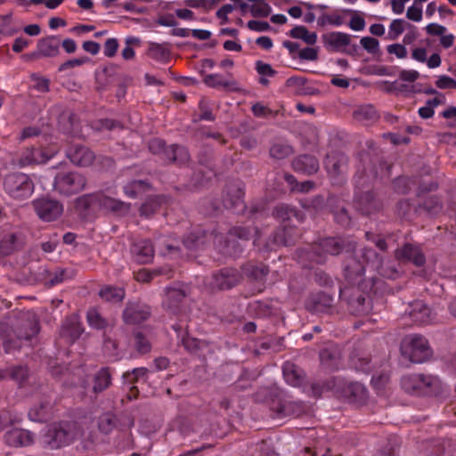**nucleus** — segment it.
Here are the masks:
<instances>
[{"instance_id":"nucleus-41","label":"nucleus","mask_w":456,"mask_h":456,"mask_svg":"<svg viewBox=\"0 0 456 456\" xmlns=\"http://www.w3.org/2000/svg\"><path fill=\"white\" fill-rule=\"evenodd\" d=\"M163 198L160 196H155L150 198L145 203H143L140 208L141 215L150 216L153 214L159 207H160Z\"/></svg>"},{"instance_id":"nucleus-29","label":"nucleus","mask_w":456,"mask_h":456,"mask_svg":"<svg viewBox=\"0 0 456 456\" xmlns=\"http://www.w3.org/2000/svg\"><path fill=\"white\" fill-rule=\"evenodd\" d=\"M52 440L50 444L52 447H61L69 444L73 440V435L67 431L62 426L58 428H54L51 430Z\"/></svg>"},{"instance_id":"nucleus-17","label":"nucleus","mask_w":456,"mask_h":456,"mask_svg":"<svg viewBox=\"0 0 456 456\" xmlns=\"http://www.w3.org/2000/svg\"><path fill=\"white\" fill-rule=\"evenodd\" d=\"M395 256L399 260L412 262L419 266L425 262V256L420 248L411 244H405L402 248L397 249Z\"/></svg>"},{"instance_id":"nucleus-59","label":"nucleus","mask_w":456,"mask_h":456,"mask_svg":"<svg viewBox=\"0 0 456 456\" xmlns=\"http://www.w3.org/2000/svg\"><path fill=\"white\" fill-rule=\"evenodd\" d=\"M117 345L110 339H106L103 344V350L105 354L112 360L119 358V354L116 352Z\"/></svg>"},{"instance_id":"nucleus-47","label":"nucleus","mask_w":456,"mask_h":456,"mask_svg":"<svg viewBox=\"0 0 456 456\" xmlns=\"http://www.w3.org/2000/svg\"><path fill=\"white\" fill-rule=\"evenodd\" d=\"M291 153V148L289 145L276 143L270 149V155L274 159H283Z\"/></svg>"},{"instance_id":"nucleus-2","label":"nucleus","mask_w":456,"mask_h":456,"mask_svg":"<svg viewBox=\"0 0 456 456\" xmlns=\"http://www.w3.org/2000/svg\"><path fill=\"white\" fill-rule=\"evenodd\" d=\"M312 250L302 249L299 254V261L305 267H312L311 265L305 264V260L316 264H322L325 261V256L338 255L343 248L346 251L354 250L355 246L352 241L345 244V240L342 238H325L322 239L318 244L311 247Z\"/></svg>"},{"instance_id":"nucleus-46","label":"nucleus","mask_w":456,"mask_h":456,"mask_svg":"<svg viewBox=\"0 0 456 456\" xmlns=\"http://www.w3.org/2000/svg\"><path fill=\"white\" fill-rule=\"evenodd\" d=\"M35 154L34 148L26 149L20 155L18 160V165L20 167H24L29 165H33V162H40L42 159H35L33 156Z\"/></svg>"},{"instance_id":"nucleus-19","label":"nucleus","mask_w":456,"mask_h":456,"mask_svg":"<svg viewBox=\"0 0 456 456\" xmlns=\"http://www.w3.org/2000/svg\"><path fill=\"white\" fill-rule=\"evenodd\" d=\"M341 395L354 403H361L367 397V390L360 382H350L341 391Z\"/></svg>"},{"instance_id":"nucleus-53","label":"nucleus","mask_w":456,"mask_h":456,"mask_svg":"<svg viewBox=\"0 0 456 456\" xmlns=\"http://www.w3.org/2000/svg\"><path fill=\"white\" fill-rule=\"evenodd\" d=\"M360 44L370 53H376L379 50V41L371 37H362Z\"/></svg>"},{"instance_id":"nucleus-18","label":"nucleus","mask_w":456,"mask_h":456,"mask_svg":"<svg viewBox=\"0 0 456 456\" xmlns=\"http://www.w3.org/2000/svg\"><path fill=\"white\" fill-rule=\"evenodd\" d=\"M132 253L137 262L141 264L150 263L154 256V248L148 240H141L134 243Z\"/></svg>"},{"instance_id":"nucleus-52","label":"nucleus","mask_w":456,"mask_h":456,"mask_svg":"<svg viewBox=\"0 0 456 456\" xmlns=\"http://www.w3.org/2000/svg\"><path fill=\"white\" fill-rule=\"evenodd\" d=\"M182 342L185 349L191 353H197L205 344L203 341L190 337L189 335L183 337Z\"/></svg>"},{"instance_id":"nucleus-50","label":"nucleus","mask_w":456,"mask_h":456,"mask_svg":"<svg viewBox=\"0 0 456 456\" xmlns=\"http://www.w3.org/2000/svg\"><path fill=\"white\" fill-rule=\"evenodd\" d=\"M74 275L71 270L68 269H58L56 270L50 278L51 285H56L67 279L71 278Z\"/></svg>"},{"instance_id":"nucleus-40","label":"nucleus","mask_w":456,"mask_h":456,"mask_svg":"<svg viewBox=\"0 0 456 456\" xmlns=\"http://www.w3.org/2000/svg\"><path fill=\"white\" fill-rule=\"evenodd\" d=\"M86 318L89 326L94 329L102 330L104 329L107 325L106 321L101 316L95 308L88 310Z\"/></svg>"},{"instance_id":"nucleus-23","label":"nucleus","mask_w":456,"mask_h":456,"mask_svg":"<svg viewBox=\"0 0 456 456\" xmlns=\"http://www.w3.org/2000/svg\"><path fill=\"white\" fill-rule=\"evenodd\" d=\"M292 165L295 171L306 175H312L317 172L319 168L318 160L310 155L299 156L293 161Z\"/></svg>"},{"instance_id":"nucleus-26","label":"nucleus","mask_w":456,"mask_h":456,"mask_svg":"<svg viewBox=\"0 0 456 456\" xmlns=\"http://www.w3.org/2000/svg\"><path fill=\"white\" fill-rule=\"evenodd\" d=\"M7 377H10L11 379L14 380L20 387H23L25 386V380L28 379V371L27 368L22 366L13 367L11 370L0 369V381Z\"/></svg>"},{"instance_id":"nucleus-27","label":"nucleus","mask_w":456,"mask_h":456,"mask_svg":"<svg viewBox=\"0 0 456 456\" xmlns=\"http://www.w3.org/2000/svg\"><path fill=\"white\" fill-rule=\"evenodd\" d=\"M285 381L292 386L298 387L302 383L303 376L301 370L293 363L286 362L282 367Z\"/></svg>"},{"instance_id":"nucleus-25","label":"nucleus","mask_w":456,"mask_h":456,"mask_svg":"<svg viewBox=\"0 0 456 456\" xmlns=\"http://www.w3.org/2000/svg\"><path fill=\"white\" fill-rule=\"evenodd\" d=\"M347 159L341 152L334 151L327 155L324 166L330 174L337 175L342 172V167L346 164Z\"/></svg>"},{"instance_id":"nucleus-4","label":"nucleus","mask_w":456,"mask_h":456,"mask_svg":"<svg viewBox=\"0 0 456 456\" xmlns=\"http://www.w3.org/2000/svg\"><path fill=\"white\" fill-rule=\"evenodd\" d=\"M402 355L414 363H421L431 355V349L428 340L419 335L405 337L401 343Z\"/></svg>"},{"instance_id":"nucleus-43","label":"nucleus","mask_w":456,"mask_h":456,"mask_svg":"<svg viewBox=\"0 0 456 456\" xmlns=\"http://www.w3.org/2000/svg\"><path fill=\"white\" fill-rule=\"evenodd\" d=\"M305 79L301 77H289L286 85L297 94H306L307 92L305 88Z\"/></svg>"},{"instance_id":"nucleus-48","label":"nucleus","mask_w":456,"mask_h":456,"mask_svg":"<svg viewBox=\"0 0 456 456\" xmlns=\"http://www.w3.org/2000/svg\"><path fill=\"white\" fill-rule=\"evenodd\" d=\"M115 427L114 416L110 413L103 414L99 420V428L102 433L108 434L111 432Z\"/></svg>"},{"instance_id":"nucleus-38","label":"nucleus","mask_w":456,"mask_h":456,"mask_svg":"<svg viewBox=\"0 0 456 456\" xmlns=\"http://www.w3.org/2000/svg\"><path fill=\"white\" fill-rule=\"evenodd\" d=\"M49 402H43L39 406L35 405L28 411V417L33 421H45L49 411Z\"/></svg>"},{"instance_id":"nucleus-56","label":"nucleus","mask_w":456,"mask_h":456,"mask_svg":"<svg viewBox=\"0 0 456 456\" xmlns=\"http://www.w3.org/2000/svg\"><path fill=\"white\" fill-rule=\"evenodd\" d=\"M439 89H456V80L446 75H441L436 81Z\"/></svg>"},{"instance_id":"nucleus-32","label":"nucleus","mask_w":456,"mask_h":456,"mask_svg":"<svg viewBox=\"0 0 456 456\" xmlns=\"http://www.w3.org/2000/svg\"><path fill=\"white\" fill-rule=\"evenodd\" d=\"M110 373L107 368H102L94 377L93 391L100 393L110 385Z\"/></svg>"},{"instance_id":"nucleus-31","label":"nucleus","mask_w":456,"mask_h":456,"mask_svg":"<svg viewBox=\"0 0 456 456\" xmlns=\"http://www.w3.org/2000/svg\"><path fill=\"white\" fill-rule=\"evenodd\" d=\"M405 29H415V27L408 23L403 19H395L389 25L387 38L390 40H395Z\"/></svg>"},{"instance_id":"nucleus-22","label":"nucleus","mask_w":456,"mask_h":456,"mask_svg":"<svg viewBox=\"0 0 456 456\" xmlns=\"http://www.w3.org/2000/svg\"><path fill=\"white\" fill-rule=\"evenodd\" d=\"M322 38L325 45L335 51H340L350 44V36L338 31L327 33Z\"/></svg>"},{"instance_id":"nucleus-57","label":"nucleus","mask_w":456,"mask_h":456,"mask_svg":"<svg viewBox=\"0 0 456 456\" xmlns=\"http://www.w3.org/2000/svg\"><path fill=\"white\" fill-rule=\"evenodd\" d=\"M135 346L141 354H146L151 350V344L141 332L135 334Z\"/></svg>"},{"instance_id":"nucleus-51","label":"nucleus","mask_w":456,"mask_h":456,"mask_svg":"<svg viewBox=\"0 0 456 456\" xmlns=\"http://www.w3.org/2000/svg\"><path fill=\"white\" fill-rule=\"evenodd\" d=\"M245 273L256 280H261L267 274L268 268L264 265L259 266L249 265L245 268Z\"/></svg>"},{"instance_id":"nucleus-12","label":"nucleus","mask_w":456,"mask_h":456,"mask_svg":"<svg viewBox=\"0 0 456 456\" xmlns=\"http://www.w3.org/2000/svg\"><path fill=\"white\" fill-rule=\"evenodd\" d=\"M33 434L26 429L12 428L4 434V442L10 446H27L33 442Z\"/></svg>"},{"instance_id":"nucleus-20","label":"nucleus","mask_w":456,"mask_h":456,"mask_svg":"<svg viewBox=\"0 0 456 456\" xmlns=\"http://www.w3.org/2000/svg\"><path fill=\"white\" fill-rule=\"evenodd\" d=\"M188 286L184 284L167 288L164 305L169 308H175L177 304L187 296Z\"/></svg>"},{"instance_id":"nucleus-61","label":"nucleus","mask_w":456,"mask_h":456,"mask_svg":"<svg viewBox=\"0 0 456 456\" xmlns=\"http://www.w3.org/2000/svg\"><path fill=\"white\" fill-rule=\"evenodd\" d=\"M251 13L253 16L265 17L269 14L270 7L265 3L252 4Z\"/></svg>"},{"instance_id":"nucleus-39","label":"nucleus","mask_w":456,"mask_h":456,"mask_svg":"<svg viewBox=\"0 0 456 456\" xmlns=\"http://www.w3.org/2000/svg\"><path fill=\"white\" fill-rule=\"evenodd\" d=\"M148 369L146 368H136L134 369L131 372H127L124 374L123 378L126 383L129 385L133 383L138 382H145L148 378Z\"/></svg>"},{"instance_id":"nucleus-9","label":"nucleus","mask_w":456,"mask_h":456,"mask_svg":"<svg viewBox=\"0 0 456 456\" xmlns=\"http://www.w3.org/2000/svg\"><path fill=\"white\" fill-rule=\"evenodd\" d=\"M35 159H42L40 162H33L34 164H45L52 159L60 151V145L55 138L44 135L42 137L40 146L34 148Z\"/></svg>"},{"instance_id":"nucleus-21","label":"nucleus","mask_w":456,"mask_h":456,"mask_svg":"<svg viewBox=\"0 0 456 456\" xmlns=\"http://www.w3.org/2000/svg\"><path fill=\"white\" fill-rule=\"evenodd\" d=\"M83 330L79 322V318L76 314H72L65 319L61 329V335L66 337L70 341H74L82 333Z\"/></svg>"},{"instance_id":"nucleus-62","label":"nucleus","mask_w":456,"mask_h":456,"mask_svg":"<svg viewBox=\"0 0 456 456\" xmlns=\"http://www.w3.org/2000/svg\"><path fill=\"white\" fill-rule=\"evenodd\" d=\"M118 48V43L116 38H109L104 44V54L107 57H113Z\"/></svg>"},{"instance_id":"nucleus-55","label":"nucleus","mask_w":456,"mask_h":456,"mask_svg":"<svg viewBox=\"0 0 456 456\" xmlns=\"http://www.w3.org/2000/svg\"><path fill=\"white\" fill-rule=\"evenodd\" d=\"M414 183L413 180L408 177H398L394 182L395 190L399 193H406Z\"/></svg>"},{"instance_id":"nucleus-42","label":"nucleus","mask_w":456,"mask_h":456,"mask_svg":"<svg viewBox=\"0 0 456 456\" xmlns=\"http://www.w3.org/2000/svg\"><path fill=\"white\" fill-rule=\"evenodd\" d=\"M149 55L156 61H165L168 58L169 53L163 45L159 44H151L149 48Z\"/></svg>"},{"instance_id":"nucleus-37","label":"nucleus","mask_w":456,"mask_h":456,"mask_svg":"<svg viewBox=\"0 0 456 456\" xmlns=\"http://www.w3.org/2000/svg\"><path fill=\"white\" fill-rule=\"evenodd\" d=\"M208 236L206 232H203L201 236L195 235V234H190L188 237H186L183 240V245L187 249H195L199 248L202 244L205 243V239ZM209 237H214V242L216 243V241L219 240V237L217 234H209Z\"/></svg>"},{"instance_id":"nucleus-7","label":"nucleus","mask_w":456,"mask_h":456,"mask_svg":"<svg viewBox=\"0 0 456 456\" xmlns=\"http://www.w3.org/2000/svg\"><path fill=\"white\" fill-rule=\"evenodd\" d=\"M39 332L38 320L35 314H29L26 323L22 324L17 331V341L6 340L4 346L6 353H12L16 347H20L24 342L30 341Z\"/></svg>"},{"instance_id":"nucleus-6","label":"nucleus","mask_w":456,"mask_h":456,"mask_svg":"<svg viewBox=\"0 0 456 456\" xmlns=\"http://www.w3.org/2000/svg\"><path fill=\"white\" fill-rule=\"evenodd\" d=\"M86 178L77 172L60 173L55 176L53 186L55 191L63 195L80 192L86 186Z\"/></svg>"},{"instance_id":"nucleus-36","label":"nucleus","mask_w":456,"mask_h":456,"mask_svg":"<svg viewBox=\"0 0 456 456\" xmlns=\"http://www.w3.org/2000/svg\"><path fill=\"white\" fill-rule=\"evenodd\" d=\"M100 297L109 302H120L125 297L122 288L106 286L100 290Z\"/></svg>"},{"instance_id":"nucleus-63","label":"nucleus","mask_w":456,"mask_h":456,"mask_svg":"<svg viewBox=\"0 0 456 456\" xmlns=\"http://www.w3.org/2000/svg\"><path fill=\"white\" fill-rule=\"evenodd\" d=\"M298 57L305 61H315L318 58V50L313 47H305L300 50Z\"/></svg>"},{"instance_id":"nucleus-35","label":"nucleus","mask_w":456,"mask_h":456,"mask_svg":"<svg viewBox=\"0 0 456 456\" xmlns=\"http://www.w3.org/2000/svg\"><path fill=\"white\" fill-rule=\"evenodd\" d=\"M235 187L234 195L230 199H225L224 204L226 208H234L237 213H240L246 208L243 201L244 192L239 184Z\"/></svg>"},{"instance_id":"nucleus-49","label":"nucleus","mask_w":456,"mask_h":456,"mask_svg":"<svg viewBox=\"0 0 456 456\" xmlns=\"http://www.w3.org/2000/svg\"><path fill=\"white\" fill-rule=\"evenodd\" d=\"M422 5L414 1L412 5L407 9L406 17L412 21L419 22L422 20Z\"/></svg>"},{"instance_id":"nucleus-14","label":"nucleus","mask_w":456,"mask_h":456,"mask_svg":"<svg viewBox=\"0 0 456 456\" xmlns=\"http://www.w3.org/2000/svg\"><path fill=\"white\" fill-rule=\"evenodd\" d=\"M354 204L356 209L364 215H370L380 207L379 201L371 191H366L363 194L357 191Z\"/></svg>"},{"instance_id":"nucleus-13","label":"nucleus","mask_w":456,"mask_h":456,"mask_svg":"<svg viewBox=\"0 0 456 456\" xmlns=\"http://www.w3.org/2000/svg\"><path fill=\"white\" fill-rule=\"evenodd\" d=\"M149 315V307L139 303L128 304L123 314L124 321L128 324L139 323L146 320Z\"/></svg>"},{"instance_id":"nucleus-5","label":"nucleus","mask_w":456,"mask_h":456,"mask_svg":"<svg viewBox=\"0 0 456 456\" xmlns=\"http://www.w3.org/2000/svg\"><path fill=\"white\" fill-rule=\"evenodd\" d=\"M5 192L14 200H25L34 192L35 185L29 175L24 173H12L4 180Z\"/></svg>"},{"instance_id":"nucleus-8","label":"nucleus","mask_w":456,"mask_h":456,"mask_svg":"<svg viewBox=\"0 0 456 456\" xmlns=\"http://www.w3.org/2000/svg\"><path fill=\"white\" fill-rule=\"evenodd\" d=\"M32 204L38 217L45 222L57 219L63 212V206L53 199H37L33 200Z\"/></svg>"},{"instance_id":"nucleus-33","label":"nucleus","mask_w":456,"mask_h":456,"mask_svg":"<svg viewBox=\"0 0 456 456\" xmlns=\"http://www.w3.org/2000/svg\"><path fill=\"white\" fill-rule=\"evenodd\" d=\"M166 156L169 160L177 163H185L189 160L190 156L186 148L180 145H171L166 150Z\"/></svg>"},{"instance_id":"nucleus-11","label":"nucleus","mask_w":456,"mask_h":456,"mask_svg":"<svg viewBox=\"0 0 456 456\" xmlns=\"http://www.w3.org/2000/svg\"><path fill=\"white\" fill-rule=\"evenodd\" d=\"M240 280V274L234 269H224L213 276L212 286L219 289H227L235 286Z\"/></svg>"},{"instance_id":"nucleus-44","label":"nucleus","mask_w":456,"mask_h":456,"mask_svg":"<svg viewBox=\"0 0 456 456\" xmlns=\"http://www.w3.org/2000/svg\"><path fill=\"white\" fill-rule=\"evenodd\" d=\"M317 24L320 27L327 25L339 27L343 24V18L339 14H322L318 18Z\"/></svg>"},{"instance_id":"nucleus-45","label":"nucleus","mask_w":456,"mask_h":456,"mask_svg":"<svg viewBox=\"0 0 456 456\" xmlns=\"http://www.w3.org/2000/svg\"><path fill=\"white\" fill-rule=\"evenodd\" d=\"M273 216L276 218L281 219L282 221L289 220L291 218V216L297 217L296 210L289 207L288 205L284 204L279 205L275 208L273 211Z\"/></svg>"},{"instance_id":"nucleus-30","label":"nucleus","mask_w":456,"mask_h":456,"mask_svg":"<svg viewBox=\"0 0 456 456\" xmlns=\"http://www.w3.org/2000/svg\"><path fill=\"white\" fill-rule=\"evenodd\" d=\"M289 35L297 39H301L309 45H314L317 42L318 36L315 32H310L304 26H296L290 29Z\"/></svg>"},{"instance_id":"nucleus-54","label":"nucleus","mask_w":456,"mask_h":456,"mask_svg":"<svg viewBox=\"0 0 456 456\" xmlns=\"http://www.w3.org/2000/svg\"><path fill=\"white\" fill-rule=\"evenodd\" d=\"M204 83L211 87L228 86V83L224 80V77L217 73L205 76Z\"/></svg>"},{"instance_id":"nucleus-1","label":"nucleus","mask_w":456,"mask_h":456,"mask_svg":"<svg viewBox=\"0 0 456 456\" xmlns=\"http://www.w3.org/2000/svg\"><path fill=\"white\" fill-rule=\"evenodd\" d=\"M363 262L355 258L350 259L345 266V278L351 285L362 288L363 285L362 275L367 269L377 271L381 276L387 279H395L398 271L395 268H387L382 263L381 257L371 248H364L362 253Z\"/></svg>"},{"instance_id":"nucleus-24","label":"nucleus","mask_w":456,"mask_h":456,"mask_svg":"<svg viewBox=\"0 0 456 456\" xmlns=\"http://www.w3.org/2000/svg\"><path fill=\"white\" fill-rule=\"evenodd\" d=\"M229 240L225 241L224 248L227 254L236 255L239 250L236 248L233 239L237 238L242 241L248 240L250 238V231L244 227H234L229 232Z\"/></svg>"},{"instance_id":"nucleus-64","label":"nucleus","mask_w":456,"mask_h":456,"mask_svg":"<svg viewBox=\"0 0 456 456\" xmlns=\"http://www.w3.org/2000/svg\"><path fill=\"white\" fill-rule=\"evenodd\" d=\"M256 69L262 77H273L275 74V71L271 65L260 61L256 63Z\"/></svg>"},{"instance_id":"nucleus-34","label":"nucleus","mask_w":456,"mask_h":456,"mask_svg":"<svg viewBox=\"0 0 456 456\" xmlns=\"http://www.w3.org/2000/svg\"><path fill=\"white\" fill-rule=\"evenodd\" d=\"M149 190L150 185L142 180L132 181L124 187L125 194L130 198L139 197Z\"/></svg>"},{"instance_id":"nucleus-28","label":"nucleus","mask_w":456,"mask_h":456,"mask_svg":"<svg viewBox=\"0 0 456 456\" xmlns=\"http://www.w3.org/2000/svg\"><path fill=\"white\" fill-rule=\"evenodd\" d=\"M59 53V43L53 37L41 39L37 44V54L44 57H53Z\"/></svg>"},{"instance_id":"nucleus-15","label":"nucleus","mask_w":456,"mask_h":456,"mask_svg":"<svg viewBox=\"0 0 456 456\" xmlns=\"http://www.w3.org/2000/svg\"><path fill=\"white\" fill-rule=\"evenodd\" d=\"M95 200L101 208L111 211L117 215H123L129 210V205L104 193L97 194Z\"/></svg>"},{"instance_id":"nucleus-58","label":"nucleus","mask_w":456,"mask_h":456,"mask_svg":"<svg viewBox=\"0 0 456 456\" xmlns=\"http://www.w3.org/2000/svg\"><path fill=\"white\" fill-rule=\"evenodd\" d=\"M387 51L390 54H395L399 59H404L407 56V49L401 44H393L387 46Z\"/></svg>"},{"instance_id":"nucleus-10","label":"nucleus","mask_w":456,"mask_h":456,"mask_svg":"<svg viewBox=\"0 0 456 456\" xmlns=\"http://www.w3.org/2000/svg\"><path fill=\"white\" fill-rule=\"evenodd\" d=\"M410 318L418 324H428L434 320L432 310L421 300H417L409 305Z\"/></svg>"},{"instance_id":"nucleus-3","label":"nucleus","mask_w":456,"mask_h":456,"mask_svg":"<svg viewBox=\"0 0 456 456\" xmlns=\"http://www.w3.org/2000/svg\"><path fill=\"white\" fill-rule=\"evenodd\" d=\"M401 385L407 393L417 395H438L443 388V384L438 377L424 374L403 376Z\"/></svg>"},{"instance_id":"nucleus-60","label":"nucleus","mask_w":456,"mask_h":456,"mask_svg":"<svg viewBox=\"0 0 456 456\" xmlns=\"http://www.w3.org/2000/svg\"><path fill=\"white\" fill-rule=\"evenodd\" d=\"M352 363L357 371L367 373L371 370L370 362L367 358H352Z\"/></svg>"},{"instance_id":"nucleus-16","label":"nucleus","mask_w":456,"mask_h":456,"mask_svg":"<svg viewBox=\"0 0 456 456\" xmlns=\"http://www.w3.org/2000/svg\"><path fill=\"white\" fill-rule=\"evenodd\" d=\"M67 157L70 161L77 166L87 167L94 159V153L86 147L76 145L67 151Z\"/></svg>"}]
</instances>
